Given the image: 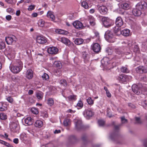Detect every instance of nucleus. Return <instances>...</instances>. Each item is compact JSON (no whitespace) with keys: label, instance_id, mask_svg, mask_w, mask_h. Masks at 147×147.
<instances>
[{"label":"nucleus","instance_id":"ea45409f","mask_svg":"<svg viewBox=\"0 0 147 147\" xmlns=\"http://www.w3.org/2000/svg\"><path fill=\"white\" fill-rule=\"evenodd\" d=\"M86 101L89 105H92L94 104V101L90 97H89L86 99Z\"/></svg>","mask_w":147,"mask_h":147},{"label":"nucleus","instance_id":"f3484780","mask_svg":"<svg viewBox=\"0 0 147 147\" xmlns=\"http://www.w3.org/2000/svg\"><path fill=\"white\" fill-rule=\"evenodd\" d=\"M25 122L28 125H31L33 123V120L30 117H28L25 119Z\"/></svg>","mask_w":147,"mask_h":147},{"label":"nucleus","instance_id":"e2e57ef3","mask_svg":"<svg viewBox=\"0 0 147 147\" xmlns=\"http://www.w3.org/2000/svg\"><path fill=\"white\" fill-rule=\"evenodd\" d=\"M128 106L132 109H134L136 107L134 105L132 104L131 103H129L128 104Z\"/></svg>","mask_w":147,"mask_h":147},{"label":"nucleus","instance_id":"f704fd0d","mask_svg":"<svg viewBox=\"0 0 147 147\" xmlns=\"http://www.w3.org/2000/svg\"><path fill=\"white\" fill-rule=\"evenodd\" d=\"M82 6L85 9L88 8L89 6L87 3L86 1H83L81 3Z\"/></svg>","mask_w":147,"mask_h":147},{"label":"nucleus","instance_id":"a19ab883","mask_svg":"<svg viewBox=\"0 0 147 147\" xmlns=\"http://www.w3.org/2000/svg\"><path fill=\"white\" fill-rule=\"evenodd\" d=\"M43 96V94L42 92H39L36 94V97L38 99H42Z\"/></svg>","mask_w":147,"mask_h":147},{"label":"nucleus","instance_id":"338daca9","mask_svg":"<svg viewBox=\"0 0 147 147\" xmlns=\"http://www.w3.org/2000/svg\"><path fill=\"white\" fill-rule=\"evenodd\" d=\"M11 16L10 15H7L6 16V19L8 21L10 20H11Z\"/></svg>","mask_w":147,"mask_h":147},{"label":"nucleus","instance_id":"cd10ccee","mask_svg":"<svg viewBox=\"0 0 147 147\" xmlns=\"http://www.w3.org/2000/svg\"><path fill=\"white\" fill-rule=\"evenodd\" d=\"M81 139L84 144L87 143L88 142L87 140V136L85 134H84L82 135L81 137Z\"/></svg>","mask_w":147,"mask_h":147},{"label":"nucleus","instance_id":"aec40b11","mask_svg":"<svg viewBox=\"0 0 147 147\" xmlns=\"http://www.w3.org/2000/svg\"><path fill=\"white\" fill-rule=\"evenodd\" d=\"M55 32L58 34L66 35H67L69 33L68 31L60 29H57L55 30Z\"/></svg>","mask_w":147,"mask_h":147},{"label":"nucleus","instance_id":"603ef678","mask_svg":"<svg viewBox=\"0 0 147 147\" xmlns=\"http://www.w3.org/2000/svg\"><path fill=\"white\" fill-rule=\"evenodd\" d=\"M20 138L22 140H25L26 139V136L25 134H22L20 135Z\"/></svg>","mask_w":147,"mask_h":147},{"label":"nucleus","instance_id":"4be33fe9","mask_svg":"<svg viewBox=\"0 0 147 147\" xmlns=\"http://www.w3.org/2000/svg\"><path fill=\"white\" fill-rule=\"evenodd\" d=\"M88 20L91 26H93L95 25V20L93 17L92 16H89Z\"/></svg>","mask_w":147,"mask_h":147},{"label":"nucleus","instance_id":"ddd939ff","mask_svg":"<svg viewBox=\"0 0 147 147\" xmlns=\"http://www.w3.org/2000/svg\"><path fill=\"white\" fill-rule=\"evenodd\" d=\"M123 22L122 18L120 17H118L117 18L115 21L116 25L118 27L122 26L123 24Z\"/></svg>","mask_w":147,"mask_h":147},{"label":"nucleus","instance_id":"09e8293b","mask_svg":"<svg viewBox=\"0 0 147 147\" xmlns=\"http://www.w3.org/2000/svg\"><path fill=\"white\" fill-rule=\"evenodd\" d=\"M98 123L100 126H103L105 125V121L102 120H99L98 121Z\"/></svg>","mask_w":147,"mask_h":147},{"label":"nucleus","instance_id":"864d4df0","mask_svg":"<svg viewBox=\"0 0 147 147\" xmlns=\"http://www.w3.org/2000/svg\"><path fill=\"white\" fill-rule=\"evenodd\" d=\"M77 105L78 107H80L81 108H82L83 107V105L81 100H80L78 101L77 104Z\"/></svg>","mask_w":147,"mask_h":147},{"label":"nucleus","instance_id":"0eeeda50","mask_svg":"<svg viewBox=\"0 0 147 147\" xmlns=\"http://www.w3.org/2000/svg\"><path fill=\"white\" fill-rule=\"evenodd\" d=\"M9 68L11 71L14 74L18 73L22 70L21 66L18 67L14 65L10 66Z\"/></svg>","mask_w":147,"mask_h":147},{"label":"nucleus","instance_id":"bf43d9fd","mask_svg":"<svg viewBox=\"0 0 147 147\" xmlns=\"http://www.w3.org/2000/svg\"><path fill=\"white\" fill-rule=\"evenodd\" d=\"M35 7V5H30L29 6L28 9L29 11L32 10L34 9Z\"/></svg>","mask_w":147,"mask_h":147},{"label":"nucleus","instance_id":"13d9d810","mask_svg":"<svg viewBox=\"0 0 147 147\" xmlns=\"http://www.w3.org/2000/svg\"><path fill=\"white\" fill-rule=\"evenodd\" d=\"M6 99L10 103H12L13 102V99L11 97H8Z\"/></svg>","mask_w":147,"mask_h":147},{"label":"nucleus","instance_id":"3c124183","mask_svg":"<svg viewBox=\"0 0 147 147\" xmlns=\"http://www.w3.org/2000/svg\"><path fill=\"white\" fill-rule=\"evenodd\" d=\"M122 124L126 123L127 122V120L125 119V117L123 116L121 118Z\"/></svg>","mask_w":147,"mask_h":147},{"label":"nucleus","instance_id":"4468645a","mask_svg":"<svg viewBox=\"0 0 147 147\" xmlns=\"http://www.w3.org/2000/svg\"><path fill=\"white\" fill-rule=\"evenodd\" d=\"M36 41L38 43L40 44H43L47 42V40L45 38L40 36L37 37Z\"/></svg>","mask_w":147,"mask_h":147},{"label":"nucleus","instance_id":"f8f14e48","mask_svg":"<svg viewBox=\"0 0 147 147\" xmlns=\"http://www.w3.org/2000/svg\"><path fill=\"white\" fill-rule=\"evenodd\" d=\"M15 38H16V37L13 36L11 37L9 36L6 37L5 40L7 44L11 45L12 44L13 42H16V40H14Z\"/></svg>","mask_w":147,"mask_h":147},{"label":"nucleus","instance_id":"423d86ee","mask_svg":"<svg viewBox=\"0 0 147 147\" xmlns=\"http://www.w3.org/2000/svg\"><path fill=\"white\" fill-rule=\"evenodd\" d=\"M83 114L86 119H89L94 115V113L91 109H87L84 111Z\"/></svg>","mask_w":147,"mask_h":147},{"label":"nucleus","instance_id":"5fc2aeb1","mask_svg":"<svg viewBox=\"0 0 147 147\" xmlns=\"http://www.w3.org/2000/svg\"><path fill=\"white\" fill-rule=\"evenodd\" d=\"M5 109V107L3 105V103L0 102V111H3Z\"/></svg>","mask_w":147,"mask_h":147},{"label":"nucleus","instance_id":"de8ad7c7","mask_svg":"<svg viewBox=\"0 0 147 147\" xmlns=\"http://www.w3.org/2000/svg\"><path fill=\"white\" fill-rule=\"evenodd\" d=\"M76 96L75 95H70L68 97V98L70 100H75L76 99Z\"/></svg>","mask_w":147,"mask_h":147},{"label":"nucleus","instance_id":"2f4dec72","mask_svg":"<svg viewBox=\"0 0 147 147\" xmlns=\"http://www.w3.org/2000/svg\"><path fill=\"white\" fill-rule=\"evenodd\" d=\"M132 89L133 91L136 94L138 93V87L137 85L133 84L132 86Z\"/></svg>","mask_w":147,"mask_h":147},{"label":"nucleus","instance_id":"4c0bfd02","mask_svg":"<svg viewBox=\"0 0 147 147\" xmlns=\"http://www.w3.org/2000/svg\"><path fill=\"white\" fill-rule=\"evenodd\" d=\"M106 51L109 55H111L113 52V50L111 47H109L107 48Z\"/></svg>","mask_w":147,"mask_h":147},{"label":"nucleus","instance_id":"e433bc0d","mask_svg":"<svg viewBox=\"0 0 147 147\" xmlns=\"http://www.w3.org/2000/svg\"><path fill=\"white\" fill-rule=\"evenodd\" d=\"M42 78L44 80H47L49 79V76L46 73H45L42 76Z\"/></svg>","mask_w":147,"mask_h":147},{"label":"nucleus","instance_id":"9b49d317","mask_svg":"<svg viewBox=\"0 0 147 147\" xmlns=\"http://www.w3.org/2000/svg\"><path fill=\"white\" fill-rule=\"evenodd\" d=\"M97 7L98 8V10L100 13L102 14H106L108 11V9L107 7L105 6H100L98 5Z\"/></svg>","mask_w":147,"mask_h":147},{"label":"nucleus","instance_id":"79ce46f5","mask_svg":"<svg viewBox=\"0 0 147 147\" xmlns=\"http://www.w3.org/2000/svg\"><path fill=\"white\" fill-rule=\"evenodd\" d=\"M60 83L61 84L63 85L64 86L66 87L67 86V82L66 80L65 79L61 80Z\"/></svg>","mask_w":147,"mask_h":147},{"label":"nucleus","instance_id":"6ab92c4d","mask_svg":"<svg viewBox=\"0 0 147 147\" xmlns=\"http://www.w3.org/2000/svg\"><path fill=\"white\" fill-rule=\"evenodd\" d=\"M14 65L19 67L21 66V69H22L23 67V64L22 61L20 59H17L14 62Z\"/></svg>","mask_w":147,"mask_h":147},{"label":"nucleus","instance_id":"c03bdc74","mask_svg":"<svg viewBox=\"0 0 147 147\" xmlns=\"http://www.w3.org/2000/svg\"><path fill=\"white\" fill-rule=\"evenodd\" d=\"M70 123V120L68 119H67L64 120L63 124L64 126H67Z\"/></svg>","mask_w":147,"mask_h":147},{"label":"nucleus","instance_id":"052dcab7","mask_svg":"<svg viewBox=\"0 0 147 147\" xmlns=\"http://www.w3.org/2000/svg\"><path fill=\"white\" fill-rule=\"evenodd\" d=\"M115 52L117 54L120 55L122 53V51H120L119 49H114Z\"/></svg>","mask_w":147,"mask_h":147},{"label":"nucleus","instance_id":"6e6552de","mask_svg":"<svg viewBox=\"0 0 147 147\" xmlns=\"http://www.w3.org/2000/svg\"><path fill=\"white\" fill-rule=\"evenodd\" d=\"M73 25L76 28L79 30L82 29L84 28L82 23L78 21H75L73 23Z\"/></svg>","mask_w":147,"mask_h":147},{"label":"nucleus","instance_id":"1a4fd4ad","mask_svg":"<svg viewBox=\"0 0 147 147\" xmlns=\"http://www.w3.org/2000/svg\"><path fill=\"white\" fill-rule=\"evenodd\" d=\"M58 40L66 45L69 46L73 45V43L69 39L65 37L59 38Z\"/></svg>","mask_w":147,"mask_h":147},{"label":"nucleus","instance_id":"f03ea898","mask_svg":"<svg viewBox=\"0 0 147 147\" xmlns=\"http://www.w3.org/2000/svg\"><path fill=\"white\" fill-rule=\"evenodd\" d=\"M131 79V77L130 76L121 74L118 77L117 79L120 82L124 83L129 81Z\"/></svg>","mask_w":147,"mask_h":147},{"label":"nucleus","instance_id":"774afa93","mask_svg":"<svg viewBox=\"0 0 147 147\" xmlns=\"http://www.w3.org/2000/svg\"><path fill=\"white\" fill-rule=\"evenodd\" d=\"M13 142L16 144H18L19 142L18 139L17 138L14 139L13 140Z\"/></svg>","mask_w":147,"mask_h":147},{"label":"nucleus","instance_id":"a878e982","mask_svg":"<svg viewBox=\"0 0 147 147\" xmlns=\"http://www.w3.org/2000/svg\"><path fill=\"white\" fill-rule=\"evenodd\" d=\"M43 125L42 122L40 120H37L35 122L34 125L36 127H42Z\"/></svg>","mask_w":147,"mask_h":147},{"label":"nucleus","instance_id":"2eb2a0df","mask_svg":"<svg viewBox=\"0 0 147 147\" xmlns=\"http://www.w3.org/2000/svg\"><path fill=\"white\" fill-rule=\"evenodd\" d=\"M69 142L72 144H74L78 141L76 137L74 135H71L69 136Z\"/></svg>","mask_w":147,"mask_h":147},{"label":"nucleus","instance_id":"412c9836","mask_svg":"<svg viewBox=\"0 0 147 147\" xmlns=\"http://www.w3.org/2000/svg\"><path fill=\"white\" fill-rule=\"evenodd\" d=\"M147 72V68H145L143 66H139L138 67V73H143Z\"/></svg>","mask_w":147,"mask_h":147},{"label":"nucleus","instance_id":"b1692460","mask_svg":"<svg viewBox=\"0 0 147 147\" xmlns=\"http://www.w3.org/2000/svg\"><path fill=\"white\" fill-rule=\"evenodd\" d=\"M122 34L125 36H128L130 34V30H129L126 29L122 31Z\"/></svg>","mask_w":147,"mask_h":147},{"label":"nucleus","instance_id":"7c9ffc66","mask_svg":"<svg viewBox=\"0 0 147 147\" xmlns=\"http://www.w3.org/2000/svg\"><path fill=\"white\" fill-rule=\"evenodd\" d=\"M121 72L123 73H129V69L126 67L122 66L120 69Z\"/></svg>","mask_w":147,"mask_h":147},{"label":"nucleus","instance_id":"393cba45","mask_svg":"<svg viewBox=\"0 0 147 147\" xmlns=\"http://www.w3.org/2000/svg\"><path fill=\"white\" fill-rule=\"evenodd\" d=\"M47 17L50 18L52 21H53L55 19V17L53 13V12L50 11H48L47 14Z\"/></svg>","mask_w":147,"mask_h":147},{"label":"nucleus","instance_id":"72a5a7b5","mask_svg":"<svg viewBox=\"0 0 147 147\" xmlns=\"http://www.w3.org/2000/svg\"><path fill=\"white\" fill-rule=\"evenodd\" d=\"M0 143L2 144H3L7 147H13V146L11 145L9 143L0 140Z\"/></svg>","mask_w":147,"mask_h":147},{"label":"nucleus","instance_id":"dca6fc26","mask_svg":"<svg viewBox=\"0 0 147 147\" xmlns=\"http://www.w3.org/2000/svg\"><path fill=\"white\" fill-rule=\"evenodd\" d=\"M147 4L144 1L138 3V10L146 8Z\"/></svg>","mask_w":147,"mask_h":147},{"label":"nucleus","instance_id":"20e7f679","mask_svg":"<svg viewBox=\"0 0 147 147\" xmlns=\"http://www.w3.org/2000/svg\"><path fill=\"white\" fill-rule=\"evenodd\" d=\"M102 21L103 25L105 27H110L112 24V20L108 17H103L102 18Z\"/></svg>","mask_w":147,"mask_h":147},{"label":"nucleus","instance_id":"473e14b6","mask_svg":"<svg viewBox=\"0 0 147 147\" xmlns=\"http://www.w3.org/2000/svg\"><path fill=\"white\" fill-rule=\"evenodd\" d=\"M137 6V4L136 5L135 8L133 9L132 11L133 14L134 16H138V8Z\"/></svg>","mask_w":147,"mask_h":147},{"label":"nucleus","instance_id":"58836bf2","mask_svg":"<svg viewBox=\"0 0 147 147\" xmlns=\"http://www.w3.org/2000/svg\"><path fill=\"white\" fill-rule=\"evenodd\" d=\"M7 118L6 115L4 113L0 114V119L2 120H5Z\"/></svg>","mask_w":147,"mask_h":147},{"label":"nucleus","instance_id":"9d476101","mask_svg":"<svg viewBox=\"0 0 147 147\" xmlns=\"http://www.w3.org/2000/svg\"><path fill=\"white\" fill-rule=\"evenodd\" d=\"M47 51L49 53L51 54H55L58 51V48L55 47H50L47 49Z\"/></svg>","mask_w":147,"mask_h":147},{"label":"nucleus","instance_id":"4d7b16f0","mask_svg":"<svg viewBox=\"0 0 147 147\" xmlns=\"http://www.w3.org/2000/svg\"><path fill=\"white\" fill-rule=\"evenodd\" d=\"M7 11L9 13H13L14 11L13 9L11 8H9L7 9Z\"/></svg>","mask_w":147,"mask_h":147},{"label":"nucleus","instance_id":"a18cd8bd","mask_svg":"<svg viewBox=\"0 0 147 147\" xmlns=\"http://www.w3.org/2000/svg\"><path fill=\"white\" fill-rule=\"evenodd\" d=\"M17 126V123L14 122L12 123L11 125V127L13 129H16Z\"/></svg>","mask_w":147,"mask_h":147},{"label":"nucleus","instance_id":"8fccbe9b","mask_svg":"<svg viewBox=\"0 0 147 147\" xmlns=\"http://www.w3.org/2000/svg\"><path fill=\"white\" fill-rule=\"evenodd\" d=\"M5 1L7 3L10 4H15L16 2V0H5Z\"/></svg>","mask_w":147,"mask_h":147},{"label":"nucleus","instance_id":"c756f323","mask_svg":"<svg viewBox=\"0 0 147 147\" xmlns=\"http://www.w3.org/2000/svg\"><path fill=\"white\" fill-rule=\"evenodd\" d=\"M82 58L84 59V61H86L88 60L89 57V55L86 53L85 52H82Z\"/></svg>","mask_w":147,"mask_h":147},{"label":"nucleus","instance_id":"6e6d98bb","mask_svg":"<svg viewBox=\"0 0 147 147\" xmlns=\"http://www.w3.org/2000/svg\"><path fill=\"white\" fill-rule=\"evenodd\" d=\"M39 23H40V25L41 26L43 27L44 26V24L45 22L44 20L42 19L40 20L39 21Z\"/></svg>","mask_w":147,"mask_h":147},{"label":"nucleus","instance_id":"bb28decb","mask_svg":"<svg viewBox=\"0 0 147 147\" xmlns=\"http://www.w3.org/2000/svg\"><path fill=\"white\" fill-rule=\"evenodd\" d=\"M84 42L82 38H76L75 41L74 42L77 45H79L83 43Z\"/></svg>","mask_w":147,"mask_h":147},{"label":"nucleus","instance_id":"0e129e2a","mask_svg":"<svg viewBox=\"0 0 147 147\" xmlns=\"http://www.w3.org/2000/svg\"><path fill=\"white\" fill-rule=\"evenodd\" d=\"M108 109V108H107V115L108 117L109 118H110V117H111L112 116V115L111 113L109 112V110Z\"/></svg>","mask_w":147,"mask_h":147},{"label":"nucleus","instance_id":"f257e3e1","mask_svg":"<svg viewBox=\"0 0 147 147\" xmlns=\"http://www.w3.org/2000/svg\"><path fill=\"white\" fill-rule=\"evenodd\" d=\"M105 38L109 42H113L114 41V35L112 32L109 30L107 31L105 34Z\"/></svg>","mask_w":147,"mask_h":147},{"label":"nucleus","instance_id":"7ed1b4c3","mask_svg":"<svg viewBox=\"0 0 147 147\" xmlns=\"http://www.w3.org/2000/svg\"><path fill=\"white\" fill-rule=\"evenodd\" d=\"M121 125V124L115 126L114 131L113 133L111 134L110 136V138L112 140H115L117 138L118 131Z\"/></svg>","mask_w":147,"mask_h":147},{"label":"nucleus","instance_id":"c9c22d12","mask_svg":"<svg viewBox=\"0 0 147 147\" xmlns=\"http://www.w3.org/2000/svg\"><path fill=\"white\" fill-rule=\"evenodd\" d=\"M47 104L50 106H52L54 104V100L52 98H49L47 100Z\"/></svg>","mask_w":147,"mask_h":147},{"label":"nucleus","instance_id":"37998d69","mask_svg":"<svg viewBox=\"0 0 147 147\" xmlns=\"http://www.w3.org/2000/svg\"><path fill=\"white\" fill-rule=\"evenodd\" d=\"M55 65L57 67H58L59 68H60L61 67L62 65L60 61H55Z\"/></svg>","mask_w":147,"mask_h":147},{"label":"nucleus","instance_id":"69168bd1","mask_svg":"<svg viewBox=\"0 0 147 147\" xmlns=\"http://www.w3.org/2000/svg\"><path fill=\"white\" fill-rule=\"evenodd\" d=\"M115 34L117 36L120 35V34H122V31L120 30L118 32H115Z\"/></svg>","mask_w":147,"mask_h":147},{"label":"nucleus","instance_id":"680f3d73","mask_svg":"<svg viewBox=\"0 0 147 147\" xmlns=\"http://www.w3.org/2000/svg\"><path fill=\"white\" fill-rule=\"evenodd\" d=\"M140 80L141 81H143L145 82H147V78L145 76H144L140 78Z\"/></svg>","mask_w":147,"mask_h":147},{"label":"nucleus","instance_id":"49530a36","mask_svg":"<svg viewBox=\"0 0 147 147\" xmlns=\"http://www.w3.org/2000/svg\"><path fill=\"white\" fill-rule=\"evenodd\" d=\"M31 112L35 114H37L38 113L37 109L35 108H32L31 109Z\"/></svg>","mask_w":147,"mask_h":147},{"label":"nucleus","instance_id":"a211bd4d","mask_svg":"<svg viewBox=\"0 0 147 147\" xmlns=\"http://www.w3.org/2000/svg\"><path fill=\"white\" fill-rule=\"evenodd\" d=\"M26 77L29 79L32 78L33 77V74L32 70L29 69L27 70L26 73Z\"/></svg>","mask_w":147,"mask_h":147},{"label":"nucleus","instance_id":"39448f33","mask_svg":"<svg viewBox=\"0 0 147 147\" xmlns=\"http://www.w3.org/2000/svg\"><path fill=\"white\" fill-rule=\"evenodd\" d=\"M75 129L78 131H79L83 129L84 126L82 124L81 120L78 119H75L74 120Z\"/></svg>","mask_w":147,"mask_h":147},{"label":"nucleus","instance_id":"c85d7f7f","mask_svg":"<svg viewBox=\"0 0 147 147\" xmlns=\"http://www.w3.org/2000/svg\"><path fill=\"white\" fill-rule=\"evenodd\" d=\"M129 4L127 3H123L121 5V8L125 10L128 9L129 8Z\"/></svg>","mask_w":147,"mask_h":147},{"label":"nucleus","instance_id":"5701e85b","mask_svg":"<svg viewBox=\"0 0 147 147\" xmlns=\"http://www.w3.org/2000/svg\"><path fill=\"white\" fill-rule=\"evenodd\" d=\"M101 47H91V49L94 53H98L101 50Z\"/></svg>","mask_w":147,"mask_h":147}]
</instances>
